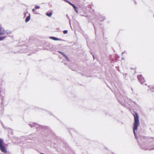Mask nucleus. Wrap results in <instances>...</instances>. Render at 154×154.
<instances>
[{"instance_id": "nucleus-1", "label": "nucleus", "mask_w": 154, "mask_h": 154, "mask_svg": "<svg viewBox=\"0 0 154 154\" xmlns=\"http://www.w3.org/2000/svg\"><path fill=\"white\" fill-rule=\"evenodd\" d=\"M134 117V122L133 124V132L134 134L135 137L136 139H137V137L135 131L137 129L138 126L140 125L139 120V116L138 113L137 112H135L134 114H133Z\"/></svg>"}, {"instance_id": "nucleus-2", "label": "nucleus", "mask_w": 154, "mask_h": 154, "mask_svg": "<svg viewBox=\"0 0 154 154\" xmlns=\"http://www.w3.org/2000/svg\"><path fill=\"white\" fill-rule=\"evenodd\" d=\"M138 79L141 84H144V83L145 82V81L144 80V79L142 76L141 75H139L137 76Z\"/></svg>"}, {"instance_id": "nucleus-3", "label": "nucleus", "mask_w": 154, "mask_h": 154, "mask_svg": "<svg viewBox=\"0 0 154 154\" xmlns=\"http://www.w3.org/2000/svg\"><path fill=\"white\" fill-rule=\"evenodd\" d=\"M0 150L2 152L5 153L7 152L6 149L4 145L0 146Z\"/></svg>"}, {"instance_id": "nucleus-4", "label": "nucleus", "mask_w": 154, "mask_h": 154, "mask_svg": "<svg viewBox=\"0 0 154 154\" xmlns=\"http://www.w3.org/2000/svg\"><path fill=\"white\" fill-rule=\"evenodd\" d=\"M6 33V31L3 28H0V35H3Z\"/></svg>"}, {"instance_id": "nucleus-5", "label": "nucleus", "mask_w": 154, "mask_h": 154, "mask_svg": "<svg viewBox=\"0 0 154 154\" xmlns=\"http://www.w3.org/2000/svg\"><path fill=\"white\" fill-rule=\"evenodd\" d=\"M50 38L55 41H60V39L59 38H57L54 37H51Z\"/></svg>"}, {"instance_id": "nucleus-6", "label": "nucleus", "mask_w": 154, "mask_h": 154, "mask_svg": "<svg viewBox=\"0 0 154 154\" xmlns=\"http://www.w3.org/2000/svg\"><path fill=\"white\" fill-rule=\"evenodd\" d=\"M29 125L30 127H34L35 126H36L37 125L35 123H31L29 124Z\"/></svg>"}, {"instance_id": "nucleus-7", "label": "nucleus", "mask_w": 154, "mask_h": 154, "mask_svg": "<svg viewBox=\"0 0 154 154\" xmlns=\"http://www.w3.org/2000/svg\"><path fill=\"white\" fill-rule=\"evenodd\" d=\"M72 6L74 8V10H75V11L77 13H78V8H77L76 7V6L74 4L73 5H72Z\"/></svg>"}, {"instance_id": "nucleus-8", "label": "nucleus", "mask_w": 154, "mask_h": 154, "mask_svg": "<svg viewBox=\"0 0 154 154\" xmlns=\"http://www.w3.org/2000/svg\"><path fill=\"white\" fill-rule=\"evenodd\" d=\"M30 19V14H29V15L27 17L25 20L26 22H28Z\"/></svg>"}, {"instance_id": "nucleus-9", "label": "nucleus", "mask_w": 154, "mask_h": 154, "mask_svg": "<svg viewBox=\"0 0 154 154\" xmlns=\"http://www.w3.org/2000/svg\"><path fill=\"white\" fill-rule=\"evenodd\" d=\"M52 12H51L48 13V12L46 13V14L47 16H48L49 17H51L52 16Z\"/></svg>"}, {"instance_id": "nucleus-10", "label": "nucleus", "mask_w": 154, "mask_h": 154, "mask_svg": "<svg viewBox=\"0 0 154 154\" xmlns=\"http://www.w3.org/2000/svg\"><path fill=\"white\" fill-rule=\"evenodd\" d=\"M4 145L3 141V140L0 139V146Z\"/></svg>"}, {"instance_id": "nucleus-11", "label": "nucleus", "mask_w": 154, "mask_h": 154, "mask_svg": "<svg viewBox=\"0 0 154 154\" xmlns=\"http://www.w3.org/2000/svg\"><path fill=\"white\" fill-rule=\"evenodd\" d=\"M149 87L150 88V91L152 92L154 91V86L151 87V86H149Z\"/></svg>"}, {"instance_id": "nucleus-12", "label": "nucleus", "mask_w": 154, "mask_h": 154, "mask_svg": "<svg viewBox=\"0 0 154 154\" xmlns=\"http://www.w3.org/2000/svg\"><path fill=\"white\" fill-rule=\"evenodd\" d=\"M6 36H0V41L6 38Z\"/></svg>"}, {"instance_id": "nucleus-13", "label": "nucleus", "mask_w": 154, "mask_h": 154, "mask_svg": "<svg viewBox=\"0 0 154 154\" xmlns=\"http://www.w3.org/2000/svg\"><path fill=\"white\" fill-rule=\"evenodd\" d=\"M64 57L67 60V61H69V60L68 57L66 55H65Z\"/></svg>"}, {"instance_id": "nucleus-14", "label": "nucleus", "mask_w": 154, "mask_h": 154, "mask_svg": "<svg viewBox=\"0 0 154 154\" xmlns=\"http://www.w3.org/2000/svg\"><path fill=\"white\" fill-rule=\"evenodd\" d=\"M59 52L62 55L64 56L66 54L63 52L61 51H59Z\"/></svg>"}, {"instance_id": "nucleus-15", "label": "nucleus", "mask_w": 154, "mask_h": 154, "mask_svg": "<svg viewBox=\"0 0 154 154\" xmlns=\"http://www.w3.org/2000/svg\"><path fill=\"white\" fill-rule=\"evenodd\" d=\"M63 32L64 34H66L68 32V30H64L63 31Z\"/></svg>"}, {"instance_id": "nucleus-16", "label": "nucleus", "mask_w": 154, "mask_h": 154, "mask_svg": "<svg viewBox=\"0 0 154 154\" xmlns=\"http://www.w3.org/2000/svg\"><path fill=\"white\" fill-rule=\"evenodd\" d=\"M35 8L36 9H39L40 8V7L38 6H35Z\"/></svg>"}, {"instance_id": "nucleus-17", "label": "nucleus", "mask_w": 154, "mask_h": 154, "mask_svg": "<svg viewBox=\"0 0 154 154\" xmlns=\"http://www.w3.org/2000/svg\"><path fill=\"white\" fill-rule=\"evenodd\" d=\"M1 105L2 106L4 105V100H2L1 102Z\"/></svg>"}, {"instance_id": "nucleus-18", "label": "nucleus", "mask_w": 154, "mask_h": 154, "mask_svg": "<svg viewBox=\"0 0 154 154\" xmlns=\"http://www.w3.org/2000/svg\"><path fill=\"white\" fill-rule=\"evenodd\" d=\"M68 3H69L70 5L72 6V5H74L72 3L69 2H68Z\"/></svg>"}, {"instance_id": "nucleus-19", "label": "nucleus", "mask_w": 154, "mask_h": 154, "mask_svg": "<svg viewBox=\"0 0 154 154\" xmlns=\"http://www.w3.org/2000/svg\"><path fill=\"white\" fill-rule=\"evenodd\" d=\"M11 33V32L10 31H9V32H6V33H7L8 34H10V33Z\"/></svg>"}, {"instance_id": "nucleus-20", "label": "nucleus", "mask_w": 154, "mask_h": 154, "mask_svg": "<svg viewBox=\"0 0 154 154\" xmlns=\"http://www.w3.org/2000/svg\"><path fill=\"white\" fill-rule=\"evenodd\" d=\"M144 149H145V150H149H149H152V149H150L149 148H147V149L144 148Z\"/></svg>"}, {"instance_id": "nucleus-21", "label": "nucleus", "mask_w": 154, "mask_h": 154, "mask_svg": "<svg viewBox=\"0 0 154 154\" xmlns=\"http://www.w3.org/2000/svg\"><path fill=\"white\" fill-rule=\"evenodd\" d=\"M64 1H65V2H67L68 3V2H69L67 0H63Z\"/></svg>"}, {"instance_id": "nucleus-22", "label": "nucleus", "mask_w": 154, "mask_h": 154, "mask_svg": "<svg viewBox=\"0 0 154 154\" xmlns=\"http://www.w3.org/2000/svg\"><path fill=\"white\" fill-rule=\"evenodd\" d=\"M0 122H1V124H2V126L3 127V124H2V122L1 121H0Z\"/></svg>"}, {"instance_id": "nucleus-23", "label": "nucleus", "mask_w": 154, "mask_h": 154, "mask_svg": "<svg viewBox=\"0 0 154 154\" xmlns=\"http://www.w3.org/2000/svg\"><path fill=\"white\" fill-rule=\"evenodd\" d=\"M35 11V9H32V11L33 12H34V11Z\"/></svg>"}, {"instance_id": "nucleus-24", "label": "nucleus", "mask_w": 154, "mask_h": 154, "mask_svg": "<svg viewBox=\"0 0 154 154\" xmlns=\"http://www.w3.org/2000/svg\"><path fill=\"white\" fill-rule=\"evenodd\" d=\"M105 20V18H104V17H103V19L102 20H101V21H102L103 20Z\"/></svg>"}, {"instance_id": "nucleus-25", "label": "nucleus", "mask_w": 154, "mask_h": 154, "mask_svg": "<svg viewBox=\"0 0 154 154\" xmlns=\"http://www.w3.org/2000/svg\"><path fill=\"white\" fill-rule=\"evenodd\" d=\"M133 103H134L135 104H137V103H136L135 102H134V101H133Z\"/></svg>"}, {"instance_id": "nucleus-26", "label": "nucleus", "mask_w": 154, "mask_h": 154, "mask_svg": "<svg viewBox=\"0 0 154 154\" xmlns=\"http://www.w3.org/2000/svg\"><path fill=\"white\" fill-rule=\"evenodd\" d=\"M125 52V51H124V52H122V54H124V53Z\"/></svg>"}, {"instance_id": "nucleus-27", "label": "nucleus", "mask_w": 154, "mask_h": 154, "mask_svg": "<svg viewBox=\"0 0 154 154\" xmlns=\"http://www.w3.org/2000/svg\"><path fill=\"white\" fill-rule=\"evenodd\" d=\"M94 29H95V32H96V29L95 28V27H94Z\"/></svg>"}, {"instance_id": "nucleus-28", "label": "nucleus", "mask_w": 154, "mask_h": 154, "mask_svg": "<svg viewBox=\"0 0 154 154\" xmlns=\"http://www.w3.org/2000/svg\"><path fill=\"white\" fill-rule=\"evenodd\" d=\"M93 57L94 59V55H93Z\"/></svg>"}, {"instance_id": "nucleus-29", "label": "nucleus", "mask_w": 154, "mask_h": 154, "mask_svg": "<svg viewBox=\"0 0 154 154\" xmlns=\"http://www.w3.org/2000/svg\"><path fill=\"white\" fill-rule=\"evenodd\" d=\"M144 85H146V84H145Z\"/></svg>"}, {"instance_id": "nucleus-30", "label": "nucleus", "mask_w": 154, "mask_h": 154, "mask_svg": "<svg viewBox=\"0 0 154 154\" xmlns=\"http://www.w3.org/2000/svg\"><path fill=\"white\" fill-rule=\"evenodd\" d=\"M35 14H37V13H35Z\"/></svg>"}]
</instances>
